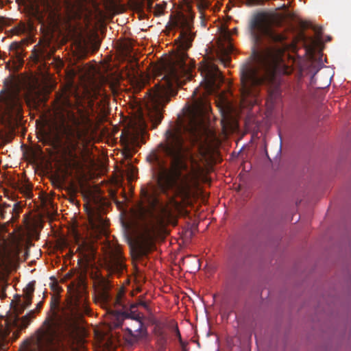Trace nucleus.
Here are the masks:
<instances>
[{
	"label": "nucleus",
	"instance_id": "f257e3e1",
	"mask_svg": "<svg viewBox=\"0 0 351 351\" xmlns=\"http://www.w3.org/2000/svg\"><path fill=\"white\" fill-rule=\"evenodd\" d=\"M152 157L159 166L156 175L158 190L168 199V204L160 202L156 191L141 190V202L138 205L136 215L141 220L151 218L153 221L139 235L135 243L138 256H146L155 247L154 241L165 230L169 223L176 224L172 208L178 210L181 202L189 197V176L186 161L192 159L190 145L185 141L182 128L173 126L165 132V141L161 143Z\"/></svg>",
	"mask_w": 351,
	"mask_h": 351
},
{
	"label": "nucleus",
	"instance_id": "f03ea898",
	"mask_svg": "<svg viewBox=\"0 0 351 351\" xmlns=\"http://www.w3.org/2000/svg\"><path fill=\"white\" fill-rule=\"evenodd\" d=\"M250 32L254 42H259L263 36H265L269 46L261 52L253 49L252 61L243 64L240 71L241 94L245 99L247 97H257L259 88L265 86L271 99L278 93V73L283 68L282 56L288 45L287 36L271 28L267 15L258 13L250 22Z\"/></svg>",
	"mask_w": 351,
	"mask_h": 351
},
{
	"label": "nucleus",
	"instance_id": "7ed1b4c3",
	"mask_svg": "<svg viewBox=\"0 0 351 351\" xmlns=\"http://www.w3.org/2000/svg\"><path fill=\"white\" fill-rule=\"evenodd\" d=\"M195 34L189 29L182 30L178 37V52L160 66L162 78L160 82L149 90L145 104L146 114L156 128L161 122L163 108L169 101L170 97L177 94L181 84L180 78L188 73L189 67L186 63L189 56L186 51L191 47Z\"/></svg>",
	"mask_w": 351,
	"mask_h": 351
},
{
	"label": "nucleus",
	"instance_id": "20e7f679",
	"mask_svg": "<svg viewBox=\"0 0 351 351\" xmlns=\"http://www.w3.org/2000/svg\"><path fill=\"white\" fill-rule=\"evenodd\" d=\"M51 315L43 322L37 333L23 342L22 351H51L55 341L59 337L61 330L73 327L84 315H88L86 293L80 286L73 289L69 303V311L62 317L57 311L59 301L53 297L51 301Z\"/></svg>",
	"mask_w": 351,
	"mask_h": 351
},
{
	"label": "nucleus",
	"instance_id": "39448f33",
	"mask_svg": "<svg viewBox=\"0 0 351 351\" xmlns=\"http://www.w3.org/2000/svg\"><path fill=\"white\" fill-rule=\"evenodd\" d=\"M124 297L123 289L119 291L115 298L106 289H102L97 293L95 302L106 310L110 327L125 326V341L133 345L146 337L147 331L143 322V315L136 309V304H130L128 308Z\"/></svg>",
	"mask_w": 351,
	"mask_h": 351
},
{
	"label": "nucleus",
	"instance_id": "423d86ee",
	"mask_svg": "<svg viewBox=\"0 0 351 351\" xmlns=\"http://www.w3.org/2000/svg\"><path fill=\"white\" fill-rule=\"evenodd\" d=\"M66 114H62L63 119H68L67 124L63 130L64 143L66 146L69 156L72 158V165L74 168L79 166L77 149H81L86 141L89 130L92 126V121L88 116L81 114L75 115L69 110H65Z\"/></svg>",
	"mask_w": 351,
	"mask_h": 351
},
{
	"label": "nucleus",
	"instance_id": "0eeeda50",
	"mask_svg": "<svg viewBox=\"0 0 351 351\" xmlns=\"http://www.w3.org/2000/svg\"><path fill=\"white\" fill-rule=\"evenodd\" d=\"M90 226L97 237H106L102 245L103 258L101 265L110 274H121L125 268L124 258L120 249L107 239L108 222L101 215H96L90 219Z\"/></svg>",
	"mask_w": 351,
	"mask_h": 351
},
{
	"label": "nucleus",
	"instance_id": "6e6552de",
	"mask_svg": "<svg viewBox=\"0 0 351 351\" xmlns=\"http://www.w3.org/2000/svg\"><path fill=\"white\" fill-rule=\"evenodd\" d=\"M25 227H18L10 234L8 240L3 241L0 248V267L4 270H16L19 266L23 243L29 237L32 230L31 224L25 219Z\"/></svg>",
	"mask_w": 351,
	"mask_h": 351
},
{
	"label": "nucleus",
	"instance_id": "1a4fd4ad",
	"mask_svg": "<svg viewBox=\"0 0 351 351\" xmlns=\"http://www.w3.org/2000/svg\"><path fill=\"white\" fill-rule=\"evenodd\" d=\"M35 281L29 282L23 289V300L19 296L14 305L13 306H12L14 315L10 316V314L8 315L5 320L8 326H10L12 323L15 326L21 329L26 328L35 317L36 313L42 308L43 302H40L37 304L35 310L30 311L21 318L19 317V315L32 304V300L35 290Z\"/></svg>",
	"mask_w": 351,
	"mask_h": 351
},
{
	"label": "nucleus",
	"instance_id": "9d476101",
	"mask_svg": "<svg viewBox=\"0 0 351 351\" xmlns=\"http://www.w3.org/2000/svg\"><path fill=\"white\" fill-rule=\"evenodd\" d=\"M211 110L209 101L204 97L197 98L191 110L192 118L190 125L186 128L190 133L197 138L200 129L204 125V119L209 114Z\"/></svg>",
	"mask_w": 351,
	"mask_h": 351
},
{
	"label": "nucleus",
	"instance_id": "9b49d317",
	"mask_svg": "<svg viewBox=\"0 0 351 351\" xmlns=\"http://www.w3.org/2000/svg\"><path fill=\"white\" fill-rule=\"evenodd\" d=\"M206 91L209 93L218 90L223 82V77L218 68L213 63L208 62L199 67Z\"/></svg>",
	"mask_w": 351,
	"mask_h": 351
},
{
	"label": "nucleus",
	"instance_id": "f8f14e48",
	"mask_svg": "<svg viewBox=\"0 0 351 351\" xmlns=\"http://www.w3.org/2000/svg\"><path fill=\"white\" fill-rule=\"evenodd\" d=\"M145 127V122L143 117L139 119V125L138 127L132 126L130 128L125 130L122 134H124V138L128 145H134L138 142V140L144 130Z\"/></svg>",
	"mask_w": 351,
	"mask_h": 351
},
{
	"label": "nucleus",
	"instance_id": "ddd939ff",
	"mask_svg": "<svg viewBox=\"0 0 351 351\" xmlns=\"http://www.w3.org/2000/svg\"><path fill=\"white\" fill-rule=\"evenodd\" d=\"M1 108L5 113H10V110L16 106V95L10 90H2L0 92Z\"/></svg>",
	"mask_w": 351,
	"mask_h": 351
},
{
	"label": "nucleus",
	"instance_id": "4468645a",
	"mask_svg": "<svg viewBox=\"0 0 351 351\" xmlns=\"http://www.w3.org/2000/svg\"><path fill=\"white\" fill-rule=\"evenodd\" d=\"M49 45H37L34 47L31 58L35 63L42 62L47 59H49L53 53L48 49Z\"/></svg>",
	"mask_w": 351,
	"mask_h": 351
},
{
	"label": "nucleus",
	"instance_id": "2eb2a0df",
	"mask_svg": "<svg viewBox=\"0 0 351 351\" xmlns=\"http://www.w3.org/2000/svg\"><path fill=\"white\" fill-rule=\"evenodd\" d=\"M77 243V252H79L82 257L86 261L93 259L95 254V251L93 246L86 241L84 240L81 243L79 241Z\"/></svg>",
	"mask_w": 351,
	"mask_h": 351
},
{
	"label": "nucleus",
	"instance_id": "dca6fc26",
	"mask_svg": "<svg viewBox=\"0 0 351 351\" xmlns=\"http://www.w3.org/2000/svg\"><path fill=\"white\" fill-rule=\"evenodd\" d=\"M19 190L27 197H31L32 195V186L29 184H23L19 187Z\"/></svg>",
	"mask_w": 351,
	"mask_h": 351
},
{
	"label": "nucleus",
	"instance_id": "f3484780",
	"mask_svg": "<svg viewBox=\"0 0 351 351\" xmlns=\"http://www.w3.org/2000/svg\"><path fill=\"white\" fill-rule=\"evenodd\" d=\"M21 211V208L18 206L17 204H14L13 208L12 209L10 213L12 214V217L10 219L12 222H14L17 220L19 217V213Z\"/></svg>",
	"mask_w": 351,
	"mask_h": 351
},
{
	"label": "nucleus",
	"instance_id": "a211bd4d",
	"mask_svg": "<svg viewBox=\"0 0 351 351\" xmlns=\"http://www.w3.org/2000/svg\"><path fill=\"white\" fill-rule=\"evenodd\" d=\"M169 328H172V330L175 332L176 336L179 339L180 343H182L181 335L177 324H176L174 321H171L169 323Z\"/></svg>",
	"mask_w": 351,
	"mask_h": 351
},
{
	"label": "nucleus",
	"instance_id": "6ab92c4d",
	"mask_svg": "<svg viewBox=\"0 0 351 351\" xmlns=\"http://www.w3.org/2000/svg\"><path fill=\"white\" fill-rule=\"evenodd\" d=\"M167 345V338L163 335H160L157 339V347H163L166 348Z\"/></svg>",
	"mask_w": 351,
	"mask_h": 351
},
{
	"label": "nucleus",
	"instance_id": "aec40b11",
	"mask_svg": "<svg viewBox=\"0 0 351 351\" xmlns=\"http://www.w3.org/2000/svg\"><path fill=\"white\" fill-rule=\"evenodd\" d=\"M20 45L17 43H12L10 46V50H15V56L19 58V52L18 51V49H19Z\"/></svg>",
	"mask_w": 351,
	"mask_h": 351
},
{
	"label": "nucleus",
	"instance_id": "412c9836",
	"mask_svg": "<svg viewBox=\"0 0 351 351\" xmlns=\"http://www.w3.org/2000/svg\"><path fill=\"white\" fill-rule=\"evenodd\" d=\"M209 4L208 0H198V6L202 9L207 8Z\"/></svg>",
	"mask_w": 351,
	"mask_h": 351
},
{
	"label": "nucleus",
	"instance_id": "4be33fe9",
	"mask_svg": "<svg viewBox=\"0 0 351 351\" xmlns=\"http://www.w3.org/2000/svg\"><path fill=\"white\" fill-rule=\"evenodd\" d=\"M71 104L69 103V100L66 97H64L60 101L59 108H63L64 107H67L69 106Z\"/></svg>",
	"mask_w": 351,
	"mask_h": 351
},
{
	"label": "nucleus",
	"instance_id": "5701e85b",
	"mask_svg": "<svg viewBox=\"0 0 351 351\" xmlns=\"http://www.w3.org/2000/svg\"><path fill=\"white\" fill-rule=\"evenodd\" d=\"M67 191L71 194L70 201H72V202L74 201V199H75L74 194L75 193V190L74 187L73 186H71L67 188Z\"/></svg>",
	"mask_w": 351,
	"mask_h": 351
},
{
	"label": "nucleus",
	"instance_id": "b1692460",
	"mask_svg": "<svg viewBox=\"0 0 351 351\" xmlns=\"http://www.w3.org/2000/svg\"><path fill=\"white\" fill-rule=\"evenodd\" d=\"M163 10H164L163 6H162L159 4H156V9H155V14L160 15V14H162Z\"/></svg>",
	"mask_w": 351,
	"mask_h": 351
},
{
	"label": "nucleus",
	"instance_id": "393cba45",
	"mask_svg": "<svg viewBox=\"0 0 351 351\" xmlns=\"http://www.w3.org/2000/svg\"><path fill=\"white\" fill-rule=\"evenodd\" d=\"M128 174H129V176H130V178H132L136 173V169L132 167V165H130L128 168Z\"/></svg>",
	"mask_w": 351,
	"mask_h": 351
},
{
	"label": "nucleus",
	"instance_id": "a878e982",
	"mask_svg": "<svg viewBox=\"0 0 351 351\" xmlns=\"http://www.w3.org/2000/svg\"><path fill=\"white\" fill-rule=\"evenodd\" d=\"M132 304H136V308L138 306H143L144 308L148 310L149 308V306L147 305V304L144 302V301H139L138 302H136V303H132Z\"/></svg>",
	"mask_w": 351,
	"mask_h": 351
},
{
	"label": "nucleus",
	"instance_id": "bb28decb",
	"mask_svg": "<svg viewBox=\"0 0 351 351\" xmlns=\"http://www.w3.org/2000/svg\"><path fill=\"white\" fill-rule=\"evenodd\" d=\"M152 4H153L152 0H148L147 1V8H148V9L151 10L152 8Z\"/></svg>",
	"mask_w": 351,
	"mask_h": 351
},
{
	"label": "nucleus",
	"instance_id": "cd10ccee",
	"mask_svg": "<svg viewBox=\"0 0 351 351\" xmlns=\"http://www.w3.org/2000/svg\"><path fill=\"white\" fill-rule=\"evenodd\" d=\"M182 351H188L186 348V344L184 342L180 343Z\"/></svg>",
	"mask_w": 351,
	"mask_h": 351
},
{
	"label": "nucleus",
	"instance_id": "c85d7f7f",
	"mask_svg": "<svg viewBox=\"0 0 351 351\" xmlns=\"http://www.w3.org/2000/svg\"><path fill=\"white\" fill-rule=\"evenodd\" d=\"M156 351H166V348L163 347L162 348V347H157V350Z\"/></svg>",
	"mask_w": 351,
	"mask_h": 351
},
{
	"label": "nucleus",
	"instance_id": "c756f323",
	"mask_svg": "<svg viewBox=\"0 0 351 351\" xmlns=\"http://www.w3.org/2000/svg\"><path fill=\"white\" fill-rule=\"evenodd\" d=\"M0 215L1 216L2 218H4V211L0 210Z\"/></svg>",
	"mask_w": 351,
	"mask_h": 351
},
{
	"label": "nucleus",
	"instance_id": "7c9ffc66",
	"mask_svg": "<svg viewBox=\"0 0 351 351\" xmlns=\"http://www.w3.org/2000/svg\"><path fill=\"white\" fill-rule=\"evenodd\" d=\"M221 123H223V125H225L224 124V118L221 120ZM223 127H225V125H223Z\"/></svg>",
	"mask_w": 351,
	"mask_h": 351
},
{
	"label": "nucleus",
	"instance_id": "2f4dec72",
	"mask_svg": "<svg viewBox=\"0 0 351 351\" xmlns=\"http://www.w3.org/2000/svg\"><path fill=\"white\" fill-rule=\"evenodd\" d=\"M282 9H285L286 8V5L285 4H283L282 6Z\"/></svg>",
	"mask_w": 351,
	"mask_h": 351
},
{
	"label": "nucleus",
	"instance_id": "473e14b6",
	"mask_svg": "<svg viewBox=\"0 0 351 351\" xmlns=\"http://www.w3.org/2000/svg\"><path fill=\"white\" fill-rule=\"evenodd\" d=\"M232 46H230V49H229V51H231V50H232Z\"/></svg>",
	"mask_w": 351,
	"mask_h": 351
}]
</instances>
